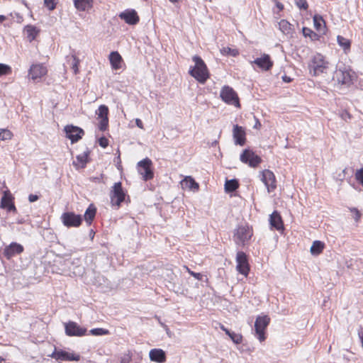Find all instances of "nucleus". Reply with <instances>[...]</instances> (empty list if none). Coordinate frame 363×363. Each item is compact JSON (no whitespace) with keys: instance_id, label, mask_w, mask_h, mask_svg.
Listing matches in <instances>:
<instances>
[{"instance_id":"39","label":"nucleus","mask_w":363,"mask_h":363,"mask_svg":"<svg viewBox=\"0 0 363 363\" xmlns=\"http://www.w3.org/2000/svg\"><path fill=\"white\" fill-rule=\"evenodd\" d=\"M11 73V67L6 64L0 63V76L8 75Z\"/></svg>"},{"instance_id":"54","label":"nucleus","mask_w":363,"mask_h":363,"mask_svg":"<svg viewBox=\"0 0 363 363\" xmlns=\"http://www.w3.org/2000/svg\"><path fill=\"white\" fill-rule=\"evenodd\" d=\"M282 80L284 82L289 83V82H291L292 81V79L290 77H288L286 75H284V76H282Z\"/></svg>"},{"instance_id":"45","label":"nucleus","mask_w":363,"mask_h":363,"mask_svg":"<svg viewBox=\"0 0 363 363\" xmlns=\"http://www.w3.org/2000/svg\"><path fill=\"white\" fill-rule=\"evenodd\" d=\"M296 5L301 9L306 10L308 7L306 0H295Z\"/></svg>"},{"instance_id":"60","label":"nucleus","mask_w":363,"mask_h":363,"mask_svg":"<svg viewBox=\"0 0 363 363\" xmlns=\"http://www.w3.org/2000/svg\"><path fill=\"white\" fill-rule=\"evenodd\" d=\"M360 339H361L362 345L363 347V334L360 336Z\"/></svg>"},{"instance_id":"10","label":"nucleus","mask_w":363,"mask_h":363,"mask_svg":"<svg viewBox=\"0 0 363 363\" xmlns=\"http://www.w3.org/2000/svg\"><path fill=\"white\" fill-rule=\"evenodd\" d=\"M166 286L169 289L176 293L181 291V284L179 281L177 276L171 269H166L164 273Z\"/></svg>"},{"instance_id":"35","label":"nucleus","mask_w":363,"mask_h":363,"mask_svg":"<svg viewBox=\"0 0 363 363\" xmlns=\"http://www.w3.org/2000/svg\"><path fill=\"white\" fill-rule=\"evenodd\" d=\"M279 28L284 34H289L292 30L291 25L286 20H281L279 22Z\"/></svg>"},{"instance_id":"2","label":"nucleus","mask_w":363,"mask_h":363,"mask_svg":"<svg viewBox=\"0 0 363 363\" xmlns=\"http://www.w3.org/2000/svg\"><path fill=\"white\" fill-rule=\"evenodd\" d=\"M253 235V230L248 225H240L233 231V240L238 246L244 247L249 244Z\"/></svg>"},{"instance_id":"31","label":"nucleus","mask_w":363,"mask_h":363,"mask_svg":"<svg viewBox=\"0 0 363 363\" xmlns=\"http://www.w3.org/2000/svg\"><path fill=\"white\" fill-rule=\"evenodd\" d=\"M24 30L30 42L35 39L40 31L35 26L32 25L26 26Z\"/></svg>"},{"instance_id":"8","label":"nucleus","mask_w":363,"mask_h":363,"mask_svg":"<svg viewBox=\"0 0 363 363\" xmlns=\"http://www.w3.org/2000/svg\"><path fill=\"white\" fill-rule=\"evenodd\" d=\"M152 164L151 160L147 157L138 163V171L145 181L150 180L154 177L153 171L151 169Z\"/></svg>"},{"instance_id":"29","label":"nucleus","mask_w":363,"mask_h":363,"mask_svg":"<svg viewBox=\"0 0 363 363\" xmlns=\"http://www.w3.org/2000/svg\"><path fill=\"white\" fill-rule=\"evenodd\" d=\"M75 8L79 11H86L92 6L93 0H73Z\"/></svg>"},{"instance_id":"38","label":"nucleus","mask_w":363,"mask_h":363,"mask_svg":"<svg viewBox=\"0 0 363 363\" xmlns=\"http://www.w3.org/2000/svg\"><path fill=\"white\" fill-rule=\"evenodd\" d=\"M98 116L100 118L108 117V108L106 105H101L98 109Z\"/></svg>"},{"instance_id":"40","label":"nucleus","mask_w":363,"mask_h":363,"mask_svg":"<svg viewBox=\"0 0 363 363\" xmlns=\"http://www.w3.org/2000/svg\"><path fill=\"white\" fill-rule=\"evenodd\" d=\"M220 52L223 55H230V56H236L238 54V52L237 50L231 49L230 48H223L220 50Z\"/></svg>"},{"instance_id":"23","label":"nucleus","mask_w":363,"mask_h":363,"mask_svg":"<svg viewBox=\"0 0 363 363\" xmlns=\"http://www.w3.org/2000/svg\"><path fill=\"white\" fill-rule=\"evenodd\" d=\"M151 361L157 363H164L166 362V353L162 349H152L149 352Z\"/></svg>"},{"instance_id":"57","label":"nucleus","mask_w":363,"mask_h":363,"mask_svg":"<svg viewBox=\"0 0 363 363\" xmlns=\"http://www.w3.org/2000/svg\"><path fill=\"white\" fill-rule=\"evenodd\" d=\"M260 127H261L260 122L257 119H256L255 124L254 125V128H259Z\"/></svg>"},{"instance_id":"59","label":"nucleus","mask_w":363,"mask_h":363,"mask_svg":"<svg viewBox=\"0 0 363 363\" xmlns=\"http://www.w3.org/2000/svg\"><path fill=\"white\" fill-rule=\"evenodd\" d=\"M6 19V17L4 15H0V23H3Z\"/></svg>"},{"instance_id":"13","label":"nucleus","mask_w":363,"mask_h":363,"mask_svg":"<svg viewBox=\"0 0 363 363\" xmlns=\"http://www.w3.org/2000/svg\"><path fill=\"white\" fill-rule=\"evenodd\" d=\"M65 334L67 336L82 337L86 335V328L80 327L74 321H69L65 324Z\"/></svg>"},{"instance_id":"34","label":"nucleus","mask_w":363,"mask_h":363,"mask_svg":"<svg viewBox=\"0 0 363 363\" xmlns=\"http://www.w3.org/2000/svg\"><path fill=\"white\" fill-rule=\"evenodd\" d=\"M337 41L338 45L343 48L345 51L349 50L350 49L351 43L350 40L341 36L337 35Z\"/></svg>"},{"instance_id":"53","label":"nucleus","mask_w":363,"mask_h":363,"mask_svg":"<svg viewBox=\"0 0 363 363\" xmlns=\"http://www.w3.org/2000/svg\"><path fill=\"white\" fill-rule=\"evenodd\" d=\"M189 273L193 276L196 279H199V280H201V278H202V275L200 274V273H196V272H191L189 271Z\"/></svg>"},{"instance_id":"46","label":"nucleus","mask_w":363,"mask_h":363,"mask_svg":"<svg viewBox=\"0 0 363 363\" xmlns=\"http://www.w3.org/2000/svg\"><path fill=\"white\" fill-rule=\"evenodd\" d=\"M355 178L363 186V168L356 172Z\"/></svg>"},{"instance_id":"30","label":"nucleus","mask_w":363,"mask_h":363,"mask_svg":"<svg viewBox=\"0 0 363 363\" xmlns=\"http://www.w3.org/2000/svg\"><path fill=\"white\" fill-rule=\"evenodd\" d=\"M96 213V208L93 204H90L89 206L86 208L84 213V220L88 223V225H91V221L94 220Z\"/></svg>"},{"instance_id":"11","label":"nucleus","mask_w":363,"mask_h":363,"mask_svg":"<svg viewBox=\"0 0 363 363\" xmlns=\"http://www.w3.org/2000/svg\"><path fill=\"white\" fill-rule=\"evenodd\" d=\"M236 269L239 273L247 277L250 272V266L246 254L242 251H239L236 255Z\"/></svg>"},{"instance_id":"42","label":"nucleus","mask_w":363,"mask_h":363,"mask_svg":"<svg viewBox=\"0 0 363 363\" xmlns=\"http://www.w3.org/2000/svg\"><path fill=\"white\" fill-rule=\"evenodd\" d=\"M108 125V118L106 117L104 118H101L99 124V129L101 131H104L106 130Z\"/></svg>"},{"instance_id":"18","label":"nucleus","mask_w":363,"mask_h":363,"mask_svg":"<svg viewBox=\"0 0 363 363\" xmlns=\"http://www.w3.org/2000/svg\"><path fill=\"white\" fill-rule=\"evenodd\" d=\"M119 17L129 25H135L139 22V16L133 9H127L121 12Z\"/></svg>"},{"instance_id":"16","label":"nucleus","mask_w":363,"mask_h":363,"mask_svg":"<svg viewBox=\"0 0 363 363\" xmlns=\"http://www.w3.org/2000/svg\"><path fill=\"white\" fill-rule=\"evenodd\" d=\"M13 197L9 191H5L1 197L0 207L6 209L9 212L16 213L17 210L13 203Z\"/></svg>"},{"instance_id":"14","label":"nucleus","mask_w":363,"mask_h":363,"mask_svg":"<svg viewBox=\"0 0 363 363\" xmlns=\"http://www.w3.org/2000/svg\"><path fill=\"white\" fill-rule=\"evenodd\" d=\"M65 132L66 133L67 138L71 140L72 143L77 142L82 138V135L84 134L83 129L73 125H66L65 127Z\"/></svg>"},{"instance_id":"41","label":"nucleus","mask_w":363,"mask_h":363,"mask_svg":"<svg viewBox=\"0 0 363 363\" xmlns=\"http://www.w3.org/2000/svg\"><path fill=\"white\" fill-rule=\"evenodd\" d=\"M72 69H73L74 74H77L79 72L78 65L79 64V60L74 55H72Z\"/></svg>"},{"instance_id":"52","label":"nucleus","mask_w":363,"mask_h":363,"mask_svg":"<svg viewBox=\"0 0 363 363\" xmlns=\"http://www.w3.org/2000/svg\"><path fill=\"white\" fill-rule=\"evenodd\" d=\"M135 124L139 128L144 129L143 121L140 119L136 118Z\"/></svg>"},{"instance_id":"22","label":"nucleus","mask_w":363,"mask_h":363,"mask_svg":"<svg viewBox=\"0 0 363 363\" xmlns=\"http://www.w3.org/2000/svg\"><path fill=\"white\" fill-rule=\"evenodd\" d=\"M254 63L265 71L269 70L273 66V62L271 60L269 55L267 54H264L261 57L256 58Z\"/></svg>"},{"instance_id":"4","label":"nucleus","mask_w":363,"mask_h":363,"mask_svg":"<svg viewBox=\"0 0 363 363\" xmlns=\"http://www.w3.org/2000/svg\"><path fill=\"white\" fill-rule=\"evenodd\" d=\"M125 196L126 194L123 189L121 182L115 183L110 192L111 205L118 208L125 201Z\"/></svg>"},{"instance_id":"3","label":"nucleus","mask_w":363,"mask_h":363,"mask_svg":"<svg viewBox=\"0 0 363 363\" xmlns=\"http://www.w3.org/2000/svg\"><path fill=\"white\" fill-rule=\"evenodd\" d=\"M328 63L325 60L324 57L317 53L313 56L308 65L311 74L318 76L325 72L328 69Z\"/></svg>"},{"instance_id":"21","label":"nucleus","mask_w":363,"mask_h":363,"mask_svg":"<svg viewBox=\"0 0 363 363\" xmlns=\"http://www.w3.org/2000/svg\"><path fill=\"white\" fill-rule=\"evenodd\" d=\"M47 73V68L42 64H37L31 65L28 71V74L33 80H35L42 77Z\"/></svg>"},{"instance_id":"49","label":"nucleus","mask_w":363,"mask_h":363,"mask_svg":"<svg viewBox=\"0 0 363 363\" xmlns=\"http://www.w3.org/2000/svg\"><path fill=\"white\" fill-rule=\"evenodd\" d=\"M340 116L343 121L346 122L351 119V115L347 111H342L340 114Z\"/></svg>"},{"instance_id":"44","label":"nucleus","mask_w":363,"mask_h":363,"mask_svg":"<svg viewBox=\"0 0 363 363\" xmlns=\"http://www.w3.org/2000/svg\"><path fill=\"white\" fill-rule=\"evenodd\" d=\"M44 4L50 11L54 10L56 7L55 0H44Z\"/></svg>"},{"instance_id":"51","label":"nucleus","mask_w":363,"mask_h":363,"mask_svg":"<svg viewBox=\"0 0 363 363\" xmlns=\"http://www.w3.org/2000/svg\"><path fill=\"white\" fill-rule=\"evenodd\" d=\"M39 197L37 195H34V194H30L28 196V201L30 202V203H33V202H35L37 200H38Z\"/></svg>"},{"instance_id":"32","label":"nucleus","mask_w":363,"mask_h":363,"mask_svg":"<svg viewBox=\"0 0 363 363\" xmlns=\"http://www.w3.org/2000/svg\"><path fill=\"white\" fill-rule=\"evenodd\" d=\"M325 245L320 240H315L311 247V253L313 255H319L324 249Z\"/></svg>"},{"instance_id":"58","label":"nucleus","mask_w":363,"mask_h":363,"mask_svg":"<svg viewBox=\"0 0 363 363\" xmlns=\"http://www.w3.org/2000/svg\"><path fill=\"white\" fill-rule=\"evenodd\" d=\"M277 6L280 11L283 10L284 9V5L280 2H277Z\"/></svg>"},{"instance_id":"50","label":"nucleus","mask_w":363,"mask_h":363,"mask_svg":"<svg viewBox=\"0 0 363 363\" xmlns=\"http://www.w3.org/2000/svg\"><path fill=\"white\" fill-rule=\"evenodd\" d=\"M99 144L101 147L105 148L108 145V140L105 137H101L99 140Z\"/></svg>"},{"instance_id":"7","label":"nucleus","mask_w":363,"mask_h":363,"mask_svg":"<svg viewBox=\"0 0 363 363\" xmlns=\"http://www.w3.org/2000/svg\"><path fill=\"white\" fill-rule=\"evenodd\" d=\"M242 163L247 164L250 167H257L262 162L259 156L257 155L252 150L245 149L240 156Z\"/></svg>"},{"instance_id":"9","label":"nucleus","mask_w":363,"mask_h":363,"mask_svg":"<svg viewBox=\"0 0 363 363\" xmlns=\"http://www.w3.org/2000/svg\"><path fill=\"white\" fill-rule=\"evenodd\" d=\"M61 220L63 225L67 228L79 227L82 223V217L74 212H65L61 216Z\"/></svg>"},{"instance_id":"33","label":"nucleus","mask_w":363,"mask_h":363,"mask_svg":"<svg viewBox=\"0 0 363 363\" xmlns=\"http://www.w3.org/2000/svg\"><path fill=\"white\" fill-rule=\"evenodd\" d=\"M238 186L239 184L237 179H233L226 180L225 184V190L226 192H233L238 188Z\"/></svg>"},{"instance_id":"1","label":"nucleus","mask_w":363,"mask_h":363,"mask_svg":"<svg viewBox=\"0 0 363 363\" xmlns=\"http://www.w3.org/2000/svg\"><path fill=\"white\" fill-rule=\"evenodd\" d=\"M192 60L195 66L189 70V74L194 77L199 82L205 83L209 77L208 68L203 60L198 55H194Z\"/></svg>"},{"instance_id":"36","label":"nucleus","mask_w":363,"mask_h":363,"mask_svg":"<svg viewBox=\"0 0 363 363\" xmlns=\"http://www.w3.org/2000/svg\"><path fill=\"white\" fill-rule=\"evenodd\" d=\"M13 137V133L8 129H0V140H10Z\"/></svg>"},{"instance_id":"15","label":"nucleus","mask_w":363,"mask_h":363,"mask_svg":"<svg viewBox=\"0 0 363 363\" xmlns=\"http://www.w3.org/2000/svg\"><path fill=\"white\" fill-rule=\"evenodd\" d=\"M50 357L57 361H79L80 359V356L78 354L56 349H55Z\"/></svg>"},{"instance_id":"27","label":"nucleus","mask_w":363,"mask_h":363,"mask_svg":"<svg viewBox=\"0 0 363 363\" xmlns=\"http://www.w3.org/2000/svg\"><path fill=\"white\" fill-rule=\"evenodd\" d=\"M313 23L314 27L317 31L323 34L325 33V23L322 16L319 15H315L313 16Z\"/></svg>"},{"instance_id":"37","label":"nucleus","mask_w":363,"mask_h":363,"mask_svg":"<svg viewBox=\"0 0 363 363\" xmlns=\"http://www.w3.org/2000/svg\"><path fill=\"white\" fill-rule=\"evenodd\" d=\"M89 333L94 336H101L109 334V331L104 328H94L89 331Z\"/></svg>"},{"instance_id":"24","label":"nucleus","mask_w":363,"mask_h":363,"mask_svg":"<svg viewBox=\"0 0 363 363\" xmlns=\"http://www.w3.org/2000/svg\"><path fill=\"white\" fill-rule=\"evenodd\" d=\"M269 223L272 228H275L277 230L284 229V224L280 214L274 211L269 217Z\"/></svg>"},{"instance_id":"43","label":"nucleus","mask_w":363,"mask_h":363,"mask_svg":"<svg viewBox=\"0 0 363 363\" xmlns=\"http://www.w3.org/2000/svg\"><path fill=\"white\" fill-rule=\"evenodd\" d=\"M233 342L236 344H239L242 342V335L240 334H236L234 332H231L230 335H228Z\"/></svg>"},{"instance_id":"25","label":"nucleus","mask_w":363,"mask_h":363,"mask_svg":"<svg viewBox=\"0 0 363 363\" xmlns=\"http://www.w3.org/2000/svg\"><path fill=\"white\" fill-rule=\"evenodd\" d=\"M109 60L113 69H118L121 67V64L123 60L118 52H111L109 55Z\"/></svg>"},{"instance_id":"26","label":"nucleus","mask_w":363,"mask_h":363,"mask_svg":"<svg viewBox=\"0 0 363 363\" xmlns=\"http://www.w3.org/2000/svg\"><path fill=\"white\" fill-rule=\"evenodd\" d=\"M88 155L89 152H84L81 155H79L76 157L77 161H73V165L77 168H84L85 167L87 162H88Z\"/></svg>"},{"instance_id":"20","label":"nucleus","mask_w":363,"mask_h":363,"mask_svg":"<svg viewBox=\"0 0 363 363\" xmlns=\"http://www.w3.org/2000/svg\"><path fill=\"white\" fill-rule=\"evenodd\" d=\"M333 79L339 84L350 85L352 82V78L350 72L347 70L337 69L334 74Z\"/></svg>"},{"instance_id":"6","label":"nucleus","mask_w":363,"mask_h":363,"mask_svg":"<svg viewBox=\"0 0 363 363\" xmlns=\"http://www.w3.org/2000/svg\"><path fill=\"white\" fill-rule=\"evenodd\" d=\"M222 100L229 104L234 105L236 107H240L239 98L237 93L229 86H224L220 93Z\"/></svg>"},{"instance_id":"28","label":"nucleus","mask_w":363,"mask_h":363,"mask_svg":"<svg viewBox=\"0 0 363 363\" xmlns=\"http://www.w3.org/2000/svg\"><path fill=\"white\" fill-rule=\"evenodd\" d=\"M181 184L183 188L189 190L196 191L199 188V184L191 177H186Z\"/></svg>"},{"instance_id":"48","label":"nucleus","mask_w":363,"mask_h":363,"mask_svg":"<svg viewBox=\"0 0 363 363\" xmlns=\"http://www.w3.org/2000/svg\"><path fill=\"white\" fill-rule=\"evenodd\" d=\"M303 34L304 35V36H309L311 38H313L312 35L313 36H315L316 34L313 31L311 30L310 28H303Z\"/></svg>"},{"instance_id":"56","label":"nucleus","mask_w":363,"mask_h":363,"mask_svg":"<svg viewBox=\"0 0 363 363\" xmlns=\"http://www.w3.org/2000/svg\"><path fill=\"white\" fill-rule=\"evenodd\" d=\"M130 358L129 357H123L121 360V363H129Z\"/></svg>"},{"instance_id":"5","label":"nucleus","mask_w":363,"mask_h":363,"mask_svg":"<svg viewBox=\"0 0 363 363\" xmlns=\"http://www.w3.org/2000/svg\"><path fill=\"white\" fill-rule=\"evenodd\" d=\"M270 322L267 315L257 317L255 322V335L260 342L265 340V330Z\"/></svg>"},{"instance_id":"47","label":"nucleus","mask_w":363,"mask_h":363,"mask_svg":"<svg viewBox=\"0 0 363 363\" xmlns=\"http://www.w3.org/2000/svg\"><path fill=\"white\" fill-rule=\"evenodd\" d=\"M350 210L354 214V219L357 222L361 217L360 212L356 208H351Z\"/></svg>"},{"instance_id":"17","label":"nucleus","mask_w":363,"mask_h":363,"mask_svg":"<svg viewBox=\"0 0 363 363\" xmlns=\"http://www.w3.org/2000/svg\"><path fill=\"white\" fill-rule=\"evenodd\" d=\"M23 250L24 248L23 245L19 243L13 242L4 248V255L7 259H10L13 257L22 253Z\"/></svg>"},{"instance_id":"19","label":"nucleus","mask_w":363,"mask_h":363,"mask_svg":"<svg viewBox=\"0 0 363 363\" xmlns=\"http://www.w3.org/2000/svg\"><path fill=\"white\" fill-rule=\"evenodd\" d=\"M233 136L235 145L243 146L246 142L245 129L238 125H235L233 130Z\"/></svg>"},{"instance_id":"55","label":"nucleus","mask_w":363,"mask_h":363,"mask_svg":"<svg viewBox=\"0 0 363 363\" xmlns=\"http://www.w3.org/2000/svg\"><path fill=\"white\" fill-rule=\"evenodd\" d=\"M220 328V329H221L223 331H224V332L225 333V334H226L227 335H230V333H231V331H230V330H229L228 329H227V328H226L223 325H221Z\"/></svg>"},{"instance_id":"12","label":"nucleus","mask_w":363,"mask_h":363,"mask_svg":"<svg viewBox=\"0 0 363 363\" xmlns=\"http://www.w3.org/2000/svg\"><path fill=\"white\" fill-rule=\"evenodd\" d=\"M261 180L264 184L269 193L277 188V181L274 174L269 169H264L260 172Z\"/></svg>"},{"instance_id":"61","label":"nucleus","mask_w":363,"mask_h":363,"mask_svg":"<svg viewBox=\"0 0 363 363\" xmlns=\"http://www.w3.org/2000/svg\"><path fill=\"white\" fill-rule=\"evenodd\" d=\"M169 1H170L171 2H173V3H174V2H177V0H169Z\"/></svg>"}]
</instances>
